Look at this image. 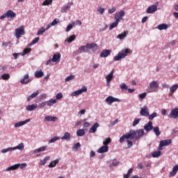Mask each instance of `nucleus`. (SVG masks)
<instances>
[{"mask_svg": "<svg viewBox=\"0 0 178 178\" xmlns=\"http://www.w3.org/2000/svg\"><path fill=\"white\" fill-rule=\"evenodd\" d=\"M136 136H137L136 131L131 129L129 132L120 137V143H123L124 140H135L136 141Z\"/></svg>", "mask_w": 178, "mask_h": 178, "instance_id": "f257e3e1", "label": "nucleus"}, {"mask_svg": "<svg viewBox=\"0 0 178 178\" xmlns=\"http://www.w3.org/2000/svg\"><path fill=\"white\" fill-rule=\"evenodd\" d=\"M129 52H130L129 49H122L118 54V55L113 57L115 62H118L119 60H122V59H124V58H126V56H127V55L129 54Z\"/></svg>", "mask_w": 178, "mask_h": 178, "instance_id": "f03ea898", "label": "nucleus"}, {"mask_svg": "<svg viewBox=\"0 0 178 178\" xmlns=\"http://www.w3.org/2000/svg\"><path fill=\"white\" fill-rule=\"evenodd\" d=\"M16 17V13L13 12L12 10H8L6 13L3 14L0 17V20L3 19H15Z\"/></svg>", "mask_w": 178, "mask_h": 178, "instance_id": "7ed1b4c3", "label": "nucleus"}, {"mask_svg": "<svg viewBox=\"0 0 178 178\" xmlns=\"http://www.w3.org/2000/svg\"><path fill=\"white\" fill-rule=\"evenodd\" d=\"M159 88V83H158V81H152V82H150L147 91L148 92H154V90H156V88Z\"/></svg>", "mask_w": 178, "mask_h": 178, "instance_id": "20e7f679", "label": "nucleus"}, {"mask_svg": "<svg viewBox=\"0 0 178 178\" xmlns=\"http://www.w3.org/2000/svg\"><path fill=\"white\" fill-rule=\"evenodd\" d=\"M105 101L108 104V105H112V104H113V102H122V100L120 99L113 97V96H108L105 99Z\"/></svg>", "mask_w": 178, "mask_h": 178, "instance_id": "39448f33", "label": "nucleus"}, {"mask_svg": "<svg viewBox=\"0 0 178 178\" xmlns=\"http://www.w3.org/2000/svg\"><path fill=\"white\" fill-rule=\"evenodd\" d=\"M83 92H87V87L86 86H83L81 89L73 92L71 95L72 97H77L78 95H81Z\"/></svg>", "mask_w": 178, "mask_h": 178, "instance_id": "423d86ee", "label": "nucleus"}, {"mask_svg": "<svg viewBox=\"0 0 178 178\" xmlns=\"http://www.w3.org/2000/svg\"><path fill=\"white\" fill-rule=\"evenodd\" d=\"M86 49L89 51H92V52H95L97 49H98V44L96 43H87L86 44Z\"/></svg>", "mask_w": 178, "mask_h": 178, "instance_id": "0eeeda50", "label": "nucleus"}, {"mask_svg": "<svg viewBox=\"0 0 178 178\" xmlns=\"http://www.w3.org/2000/svg\"><path fill=\"white\" fill-rule=\"evenodd\" d=\"M140 115L145 117L149 115V112H148V107L147 106H143V107H140Z\"/></svg>", "mask_w": 178, "mask_h": 178, "instance_id": "6e6552de", "label": "nucleus"}, {"mask_svg": "<svg viewBox=\"0 0 178 178\" xmlns=\"http://www.w3.org/2000/svg\"><path fill=\"white\" fill-rule=\"evenodd\" d=\"M136 141L140 140L142 137H144L145 135V132L144 131V129H138L136 131Z\"/></svg>", "mask_w": 178, "mask_h": 178, "instance_id": "1a4fd4ad", "label": "nucleus"}, {"mask_svg": "<svg viewBox=\"0 0 178 178\" xmlns=\"http://www.w3.org/2000/svg\"><path fill=\"white\" fill-rule=\"evenodd\" d=\"M170 144H172V140H170V139L161 140L159 148V149H162V147H166L167 145H169Z\"/></svg>", "mask_w": 178, "mask_h": 178, "instance_id": "9d476101", "label": "nucleus"}, {"mask_svg": "<svg viewBox=\"0 0 178 178\" xmlns=\"http://www.w3.org/2000/svg\"><path fill=\"white\" fill-rule=\"evenodd\" d=\"M20 35H24V28L23 26L15 29V37L16 38H19Z\"/></svg>", "mask_w": 178, "mask_h": 178, "instance_id": "9b49d317", "label": "nucleus"}, {"mask_svg": "<svg viewBox=\"0 0 178 178\" xmlns=\"http://www.w3.org/2000/svg\"><path fill=\"white\" fill-rule=\"evenodd\" d=\"M169 117L170 119H177L178 118V108H175L171 110Z\"/></svg>", "mask_w": 178, "mask_h": 178, "instance_id": "f8f14e48", "label": "nucleus"}, {"mask_svg": "<svg viewBox=\"0 0 178 178\" xmlns=\"http://www.w3.org/2000/svg\"><path fill=\"white\" fill-rule=\"evenodd\" d=\"M31 120L30 119V118H29V119H26V120H24V121H21V122H17V123H15V124H14V127H15L16 129L17 128V127H22V126H24V124H26V123H30V121H31Z\"/></svg>", "mask_w": 178, "mask_h": 178, "instance_id": "ddd939ff", "label": "nucleus"}, {"mask_svg": "<svg viewBox=\"0 0 178 178\" xmlns=\"http://www.w3.org/2000/svg\"><path fill=\"white\" fill-rule=\"evenodd\" d=\"M158 10L156 6L152 5L149 6L146 10L147 13L152 14L155 13Z\"/></svg>", "mask_w": 178, "mask_h": 178, "instance_id": "4468645a", "label": "nucleus"}, {"mask_svg": "<svg viewBox=\"0 0 178 178\" xmlns=\"http://www.w3.org/2000/svg\"><path fill=\"white\" fill-rule=\"evenodd\" d=\"M29 79V74H26L22 79H20V83L21 84H29V83H30L31 81V79Z\"/></svg>", "mask_w": 178, "mask_h": 178, "instance_id": "2eb2a0df", "label": "nucleus"}, {"mask_svg": "<svg viewBox=\"0 0 178 178\" xmlns=\"http://www.w3.org/2000/svg\"><path fill=\"white\" fill-rule=\"evenodd\" d=\"M38 108V104H33L29 105L26 107V111L28 112H33V111H35V109H37Z\"/></svg>", "mask_w": 178, "mask_h": 178, "instance_id": "dca6fc26", "label": "nucleus"}, {"mask_svg": "<svg viewBox=\"0 0 178 178\" xmlns=\"http://www.w3.org/2000/svg\"><path fill=\"white\" fill-rule=\"evenodd\" d=\"M152 129H154V125H152V121H149L148 123H147L144 126V130H145V131H147V132L151 131V130H152Z\"/></svg>", "mask_w": 178, "mask_h": 178, "instance_id": "f3484780", "label": "nucleus"}, {"mask_svg": "<svg viewBox=\"0 0 178 178\" xmlns=\"http://www.w3.org/2000/svg\"><path fill=\"white\" fill-rule=\"evenodd\" d=\"M124 15H126V13H124V10H120L118 14H115V19H119L120 22L121 20H123V17H124Z\"/></svg>", "mask_w": 178, "mask_h": 178, "instance_id": "a211bd4d", "label": "nucleus"}, {"mask_svg": "<svg viewBox=\"0 0 178 178\" xmlns=\"http://www.w3.org/2000/svg\"><path fill=\"white\" fill-rule=\"evenodd\" d=\"M108 151H109V147L108 145H104L98 149L97 152L99 154H104L108 152Z\"/></svg>", "mask_w": 178, "mask_h": 178, "instance_id": "6ab92c4d", "label": "nucleus"}, {"mask_svg": "<svg viewBox=\"0 0 178 178\" xmlns=\"http://www.w3.org/2000/svg\"><path fill=\"white\" fill-rule=\"evenodd\" d=\"M19 168H20V163H17V164H15L13 165L8 167L6 169V171L10 172V170H17V169H19Z\"/></svg>", "mask_w": 178, "mask_h": 178, "instance_id": "aec40b11", "label": "nucleus"}, {"mask_svg": "<svg viewBox=\"0 0 178 178\" xmlns=\"http://www.w3.org/2000/svg\"><path fill=\"white\" fill-rule=\"evenodd\" d=\"M99 127V123L95 122L92 127L89 129V133H95L97 131V129Z\"/></svg>", "mask_w": 178, "mask_h": 178, "instance_id": "412c9836", "label": "nucleus"}, {"mask_svg": "<svg viewBox=\"0 0 178 178\" xmlns=\"http://www.w3.org/2000/svg\"><path fill=\"white\" fill-rule=\"evenodd\" d=\"M47 147L48 146L44 145L40 148L35 149L33 151V154H39V152H44V151H45V149H47Z\"/></svg>", "mask_w": 178, "mask_h": 178, "instance_id": "4be33fe9", "label": "nucleus"}, {"mask_svg": "<svg viewBox=\"0 0 178 178\" xmlns=\"http://www.w3.org/2000/svg\"><path fill=\"white\" fill-rule=\"evenodd\" d=\"M51 59H52V62L58 63L59 60H60V54L58 53V54H54Z\"/></svg>", "mask_w": 178, "mask_h": 178, "instance_id": "5701e85b", "label": "nucleus"}, {"mask_svg": "<svg viewBox=\"0 0 178 178\" xmlns=\"http://www.w3.org/2000/svg\"><path fill=\"white\" fill-rule=\"evenodd\" d=\"M76 52V54H81V52H88V49H87V44H86L85 46H81Z\"/></svg>", "mask_w": 178, "mask_h": 178, "instance_id": "b1692460", "label": "nucleus"}, {"mask_svg": "<svg viewBox=\"0 0 178 178\" xmlns=\"http://www.w3.org/2000/svg\"><path fill=\"white\" fill-rule=\"evenodd\" d=\"M39 94H40V92L38 90H37L35 92H33L29 97H27V101L30 102L31 99L35 98Z\"/></svg>", "mask_w": 178, "mask_h": 178, "instance_id": "393cba45", "label": "nucleus"}, {"mask_svg": "<svg viewBox=\"0 0 178 178\" xmlns=\"http://www.w3.org/2000/svg\"><path fill=\"white\" fill-rule=\"evenodd\" d=\"M109 54H111V51L108 49H105L101 52L100 56L101 58H107V56H109Z\"/></svg>", "mask_w": 178, "mask_h": 178, "instance_id": "a878e982", "label": "nucleus"}, {"mask_svg": "<svg viewBox=\"0 0 178 178\" xmlns=\"http://www.w3.org/2000/svg\"><path fill=\"white\" fill-rule=\"evenodd\" d=\"M72 136L69 132H65L64 135L61 137V140H65L66 141H70Z\"/></svg>", "mask_w": 178, "mask_h": 178, "instance_id": "bb28decb", "label": "nucleus"}, {"mask_svg": "<svg viewBox=\"0 0 178 178\" xmlns=\"http://www.w3.org/2000/svg\"><path fill=\"white\" fill-rule=\"evenodd\" d=\"M129 34V31H124L122 33L119 34L118 35H117V38L118 40H124V38H126V35H127Z\"/></svg>", "mask_w": 178, "mask_h": 178, "instance_id": "cd10ccee", "label": "nucleus"}, {"mask_svg": "<svg viewBox=\"0 0 178 178\" xmlns=\"http://www.w3.org/2000/svg\"><path fill=\"white\" fill-rule=\"evenodd\" d=\"M178 172V164L174 165L172 170L170 172V176H176Z\"/></svg>", "mask_w": 178, "mask_h": 178, "instance_id": "c85d7f7f", "label": "nucleus"}, {"mask_svg": "<svg viewBox=\"0 0 178 178\" xmlns=\"http://www.w3.org/2000/svg\"><path fill=\"white\" fill-rule=\"evenodd\" d=\"M15 149H19V151H23V149H24V143H21L18 145L13 147V151H15Z\"/></svg>", "mask_w": 178, "mask_h": 178, "instance_id": "c756f323", "label": "nucleus"}, {"mask_svg": "<svg viewBox=\"0 0 178 178\" xmlns=\"http://www.w3.org/2000/svg\"><path fill=\"white\" fill-rule=\"evenodd\" d=\"M44 120H46L47 122H56V120H58V118L47 115L44 118Z\"/></svg>", "mask_w": 178, "mask_h": 178, "instance_id": "7c9ffc66", "label": "nucleus"}, {"mask_svg": "<svg viewBox=\"0 0 178 178\" xmlns=\"http://www.w3.org/2000/svg\"><path fill=\"white\" fill-rule=\"evenodd\" d=\"M120 23V21L119 19H115V22H113L110 26H109V30H113L115 27H118V25Z\"/></svg>", "mask_w": 178, "mask_h": 178, "instance_id": "2f4dec72", "label": "nucleus"}, {"mask_svg": "<svg viewBox=\"0 0 178 178\" xmlns=\"http://www.w3.org/2000/svg\"><path fill=\"white\" fill-rule=\"evenodd\" d=\"M34 75L37 79H40V77H44V72H42V70H37Z\"/></svg>", "mask_w": 178, "mask_h": 178, "instance_id": "473e14b6", "label": "nucleus"}, {"mask_svg": "<svg viewBox=\"0 0 178 178\" xmlns=\"http://www.w3.org/2000/svg\"><path fill=\"white\" fill-rule=\"evenodd\" d=\"M112 79H113V70H112V71L106 76V83H111V81H112Z\"/></svg>", "mask_w": 178, "mask_h": 178, "instance_id": "72a5a7b5", "label": "nucleus"}, {"mask_svg": "<svg viewBox=\"0 0 178 178\" xmlns=\"http://www.w3.org/2000/svg\"><path fill=\"white\" fill-rule=\"evenodd\" d=\"M49 159H51V156H49L44 157V159L43 160L40 161L39 165L40 166L45 165V163H47V161H49Z\"/></svg>", "mask_w": 178, "mask_h": 178, "instance_id": "f704fd0d", "label": "nucleus"}, {"mask_svg": "<svg viewBox=\"0 0 178 178\" xmlns=\"http://www.w3.org/2000/svg\"><path fill=\"white\" fill-rule=\"evenodd\" d=\"M58 163H59V159H56L53 161H51L49 165H48V168H55L56 166V165H58Z\"/></svg>", "mask_w": 178, "mask_h": 178, "instance_id": "c9c22d12", "label": "nucleus"}, {"mask_svg": "<svg viewBox=\"0 0 178 178\" xmlns=\"http://www.w3.org/2000/svg\"><path fill=\"white\" fill-rule=\"evenodd\" d=\"M157 29L162 31V30H168V24H161L157 26Z\"/></svg>", "mask_w": 178, "mask_h": 178, "instance_id": "e433bc0d", "label": "nucleus"}, {"mask_svg": "<svg viewBox=\"0 0 178 178\" xmlns=\"http://www.w3.org/2000/svg\"><path fill=\"white\" fill-rule=\"evenodd\" d=\"M54 104H56V99H51L49 101H46L47 106H54Z\"/></svg>", "mask_w": 178, "mask_h": 178, "instance_id": "4c0bfd02", "label": "nucleus"}, {"mask_svg": "<svg viewBox=\"0 0 178 178\" xmlns=\"http://www.w3.org/2000/svg\"><path fill=\"white\" fill-rule=\"evenodd\" d=\"M70 6H71V5H70L69 3L64 6L61 8V13H66L67 12V10H69V9H70Z\"/></svg>", "mask_w": 178, "mask_h": 178, "instance_id": "58836bf2", "label": "nucleus"}, {"mask_svg": "<svg viewBox=\"0 0 178 178\" xmlns=\"http://www.w3.org/2000/svg\"><path fill=\"white\" fill-rule=\"evenodd\" d=\"M74 40H76V35H70L68 38L65 39V42H69L70 44V42H73Z\"/></svg>", "mask_w": 178, "mask_h": 178, "instance_id": "ea45409f", "label": "nucleus"}, {"mask_svg": "<svg viewBox=\"0 0 178 178\" xmlns=\"http://www.w3.org/2000/svg\"><path fill=\"white\" fill-rule=\"evenodd\" d=\"M86 134V131L84 129H79L76 131V136L77 137H83Z\"/></svg>", "mask_w": 178, "mask_h": 178, "instance_id": "a19ab883", "label": "nucleus"}, {"mask_svg": "<svg viewBox=\"0 0 178 178\" xmlns=\"http://www.w3.org/2000/svg\"><path fill=\"white\" fill-rule=\"evenodd\" d=\"M13 151V147H8L1 150V154H7V152H12Z\"/></svg>", "mask_w": 178, "mask_h": 178, "instance_id": "79ce46f5", "label": "nucleus"}, {"mask_svg": "<svg viewBox=\"0 0 178 178\" xmlns=\"http://www.w3.org/2000/svg\"><path fill=\"white\" fill-rule=\"evenodd\" d=\"M153 131L155 133V134L157 137H159V136H161V131H159V127H154L153 128Z\"/></svg>", "mask_w": 178, "mask_h": 178, "instance_id": "37998d69", "label": "nucleus"}, {"mask_svg": "<svg viewBox=\"0 0 178 178\" xmlns=\"http://www.w3.org/2000/svg\"><path fill=\"white\" fill-rule=\"evenodd\" d=\"M31 52V48H26L23 50V52L21 53L22 56H24V55H27V54H30Z\"/></svg>", "mask_w": 178, "mask_h": 178, "instance_id": "c03bdc74", "label": "nucleus"}, {"mask_svg": "<svg viewBox=\"0 0 178 178\" xmlns=\"http://www.w3.org/2000/svg\"><path fill=\"white\" fill-rule=\"evenodd\" d=\"M1 79L2 80H9V79H10V74H2L1 76L0 80H1Z\"/></svg>", "mask_w": 178, "mask_h": 178, "instance_id": "a18cd8bd", "label": "nucleus"}, {"mask_svg": "<svg viewBox=\"0 0 178 178\" xmlns=\"http://www.w3.org/2000/svg\"><path fill=\"white\" fill-rule=\"evenodd\" d=\"M177 89H178V85L177 83H175L170 88V92H175V91H176Z\"/></svg>", "mask_w": 178, "mask_h": 178, "instance_id": "49530a36", "label": "nucleus"}, {"mask_svg": "<svg viewBox=\"0 0 178 178\" xmlns=\"http://www.w3.org/2000/svg\"><path fill=\"white\" fill-rule=\"evenodd\" d=\"M99 15H104L105 13V8H102L101 6H99L97 9Z\"/></svg>", "mask_w": 178, "mask_h": 178, "instance_id": "de8ad7c7", "label": "nucleus"}, {"mask_svg": "<svg viewBox=\"0 0 178 178\" xmlns=\"http://www.w3.org/2000/svg\"><path fill=\"white\" fill-rule=\"evenodd\" d=\"M161 151H156L152 153V156L153 158H158L159 156H161Z\"/></svg>", "mask_w": 178, "mask_h": 178, "instance_id": "09e8293b", "label": "nucleus"}, {"mask_svg": "<svg viewBox=\"0 0 178 178\" xmlns=\"http://www.w3.org/2000/svg\"><path fill=\"white\" fill-rule=\"evenodd\" d=\"M74 79H75L74 75L68 76H67V77L65 79V83H67V82H69V81H72V80H74Z\"/></svg>", "mask_w": 178, "mask_h": 178, "instance_id": "8fccbe9b", "label": "nucleus"}, {"mask_svg": "<svg viewBox=\"0 0 178 178\" xmlns=\"http://www.w3.org/2000/svg\"><path fill=\"white\" fill-rule=\"evenodd\" d=\"M74 24H76L75 22H72V24H70L67 26V28H66V29H65V31H66L67 33H69V31H70L72 30V29H73V26H74Z\"/></svg>", "mask_w": 178, "mask_h": 178, "instance_id": "3c124183", "label": "nucleus"}, {"mask_svg": "<svg viewBox=\"0 0 178 178\" xmlns=\"http://www.w3.org/2000/svg\"><path fill=\"white\" fill-rule=\"evenodd\" d=\"M120 88H121L122 91H124V90H127V88H129V87L127 86V85H126L125 83H122L120 85Z\"/></svg>", "mask_w": 178, "mask_h": 178, "instance_id": "603ef678", "label": "nucleus"}, {"mask_svg": "<svg viewBox=\"0 0 178 178\" xmlns=\"http://www.w3.org/2000/svg\"><path fill=\"white\" fill-rule=\"evenodd\" d=\"M58 140H60V138L59 136H54L49 140V143L52 144V143H55L56 141H58Z\"/></svg>", "mask_w": 178, "mask_h": 178, "instance_id": "864d4df0", "label": "nucleus"}, {"mask_svg": "<svg viewBox=\"0 0 178 178\" xmlns=\"http://www.w3.org/2000/svg\"><path fill=\"white\" fill-rule=\"evenodd\" d=\"M148 116L149 120H154V118H156V116H158V114L154 112L152 114L149 115Z\"/></svg>", "mask_w": 178, "mask_h": 178, "instance_id": "5fc2aeb1", "label": "nucleus"}, {"mask_svg": "<svg viewBox=\"0 0 178 178\" xmlns=\"http://www.w3.org/2000/svg\"><path fill=\"white\" fill-rule=\"evenodd\" d=\"M81 147L80 143H76L72 147L73 151H77Z\"/></svg>", "mask_w": 178, "mask_h": 178, "instance_id": "6e6d98bb", "label": "nucleus"}, {"mask_svg": "<svg viewBox=\"0 0 178 178\" xmlns=\"http://www.w3.org/2000/svg\"><path fill=\"white\" fill-rule=\"evenodd\" d=\"M112 141L111 138H107L104 139L103 144L104 145H108V144H110V143Z\"/></svg>", "mask_w": 178, "mask_h": 178, "instance_id": "4d7b16f0", "label": "nucleus"}, {"mask_svg": "<svg viewBox=\"0 0 178 178\" xmlns=\"http://www.w3.org/2000/svg\"><path fill=\"white\" fill-rule=\"evenodd\" d=\"M45 31H46V29H44V27H42L38 30V31L37 33V35H41V34H44V33H45Z\"/></svg>", "mask_w": 178, "mask_h": 178, "instance_id": "13d9d810", "label": "nucleus"}, {"mask_svg": "<svg viewBox=\"0 0 178 178\" xmlns=\"http://www.w3.org/2000/svg\"><path fill=\"white\" fill-rule=\"evenodd\" d=\"M51 3H52V0H45L44 1H43L42 5V6H47L48 5H51Z\"/></svg>", "mask_w": 178, "mask_h": 178, "instance_id": "bf43d9fd", "label": "nucleus"}, {"mask_svg": "<svg viewBox=\"0 0 178 178\" xmlns=\"http://www.w3.org/2000/svg\"><path fill=\"white\" fill-rule=\"evenodd\" d=\"M40 41V38H35L34 40H32L31 43H29V45H34V44H37Z\"/></svg>", "mask_w": 178, "mask_h": 178, "instance_id": "052dcab7", "label": "nucleus"}, {"mask_svg": "<svg viewBox=\"0 0 178 178\" xmlns=\"http://www.w3.org/2000/svg\"><path fill=\"white\" fill-rule=\"evenodd\" d=\"M119 163H120V162H119V161L112 162V163L109 165V168H110L111 169H112V168H113V166H118V165H119Z\"/></svg>", "mask_w": 178, "mask_h": 178, "instance_id": "680f3d73", "label": "nucleus"}, {"mask_svg": "<svg viewBox=\"0 0 178 178\" xmlns=\"http://www.w3.org/2000/svg\"><path fill=\"white\" fill-rule=\"evenodd\" d=\"M140 120H141V119H140V118L135 119L134 120L133 124H132L134 127H135V126H137V124H138L140 123Z\"/></svg>", "mask_w": 178, "mask_h": 178, "instance_id": "e2e57ef3", "label": "nucleus"}, {"mask_svg": "<svg viewBox=\"0 0 178 178\" xmlns=\"http://www.w3.org/2000/svg\"><path fill=\"white\" fill-rule=\"evenodd\" d=\"M56 99H62V98H63V94H62V92L57 93L56 95Z\"/></svg>", "mask_w": 178, "mask_h": 178, "instance_id": "0e129e2a", "label": "nucleus"}, {"mask_svg": "<svg viewBox=\"0 0 178 178\" xmlns=\"http://www.w3.org/2000/svg\"><path fill=\"white\" fill-rule=\"evenodd\" d=\"M108 13H110V15H112V13H115V12H116V7H113L112 8H110L108 10Z\"/></svg>", "mask_w": 178, "mask_h": 178, "instance_id": "69168bd1", "label": "nucleus"}, {"mask_svg": "<svg viewBox=\"0 0 178 178\" xmlns=\"http://www.w3.org/2000/svg\"><path fill=\"white\" fill-rule=\"evenodd\" d=\"M118 122H119L118 120H114L112 123L108 124V127H113L115 124H118Z\"/></svg>", "mask_w": 178, "mask_h": 178, "instance_id": "338daca9", "label": "nucleus"}, {"mask_svg": "<svg viewBox=\"0 0 178 178\" xmlns=\"http://www.w3.org/2000/svg\"><path fill=\"white\" fill-rule=\"evenodd\" d=\"M59 23V19H55L52 22H51V25L52 26H56Z\"/></svg>", "mask_w": 178, "mask_h": 178, "instance_id": "774afa93", "label": "nucleus"}]
</instances>
